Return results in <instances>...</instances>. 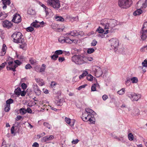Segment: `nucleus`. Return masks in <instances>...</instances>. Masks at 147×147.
I'll return each instance as SVG.
<instances>
[{"label":"nucleus","instance_id":"obj_9","mask_svg":"<svg viewBox=\"0 0 147 147\" xmlns=\"http://www.w3.org/2000/svg\"><path fill=\"white\" fill-rule=\"evenodd\" d=\"M111 48L113 49L117 48L119 45V40L116 38H113L109 40Z\"/></svg>","mask_w":147,"mask_h":147},{"label":"nucleus","instance_id":"obj_30","mask_svg":"<svg viewBox=\"0 0 147 147\" xmlns=\"http://www.w3.org/2000/svg\"><path fill=\"white\" fill-rule=\"evenodd\" d=\"M131 82L133 83H136L138 82V79L137 77H133L130 78Z\"/></svg>","mask_w":147,"mask_h":147},{"label":"nucleus","instance_id":"obj_41","mask_svg":"<svg viewBox=\"0 0 147 147\" xmlns=\"http://www.w3.org/2000/svg\"><path fill=\"white\" fill-rule=\"evenodd\" d=\"M44 126L47 127V128H48L49 129H51V125L47 122H44L43 123Z\"/></svg>","mask_w":147,"mask_h":147},{"label":"nucleus","instance_id":"obj_39","mask_svg":"<svg viewBox=\"0 0 147 147\" xmlns=\"http://www.w3.org/2000/svg\"><path fill=\"white\" fill-rule=\"evenodd\" d=\"M3 4H7L9 5L10 3V0H2Z\"/></svg>","mask_w":147,"mask_h":147},{"label":"nucleus","instance_id":"obj_60","mask_svg":"<svg viewBox=\"0 0 147 147\" xmlns=\"http://www.w3.org/2000/svg\"><path fill=\"white\" fill-rule=\"evenodd\" d=\"M26 113L27 112L28 113H31L32 111L31 109L30 108H28L26 109Z\"/></svg>","mask_w":147,"mask_h":147},{"label":"nucleus","instance_id":"obj_11","mask_svg":"<svg viewBox=\"0 0 147 147\" xmlns=\"http://www.w3.org/2000/svg\"><path fill=\"white\" fill-rule=\"evenodd\" d=\"M21 21V17L18 14H16L13 15V18L12 20V22L16 23H19Z\"/></svg>","mask_w":147,"mask_h":147},{"label":"nucleus","instance_id":"obj_54","mask_svg":"<svg viewBox=\"0 0 147 147\" xmlns=\"http://www.w3.org/2000/svg\"><path fill=\"white\" fill-rule=\"evenodd\" d=\"M21 86L23 90L25 89L27 87L26 84L24 83H22L21 84Z\"/></svg>","mask_w":147,"mask_h":147},{"label":"nucleus","instance_id":"obj_2","mask_svg":"<svg viewBox=\"0 0 147 147\" xmlns=\"http://www.w3.org/2000/svg\"><path fill=\"white\" fill-rule=\"evenodd\" d=\"M11 37L14 42L21 44L20 45V48L24 50L26 49L27 44L24 41L23 36L21 32H16L12 34Z\"/></svg>","mask_w":147,"mask_h":147},{"label":"nucleus","instance_id":"obj_64","mask_svg":"<svg viewBox=\"0 0 147 147\" xmlns=\"http://www.w3.org/2000/svg\"><path fill=\"white\" fill-rule=\"evenodd\" d=\"M57 84V83L55 82H52L51 83V86L52 87L54 86Z\"/></svg>","mask_w":147,"mask_h":147},{"label":"nucleus","instance_id":"obj_27","mask_svg":"<svg viewBox=\"0 0 147 147\" xmlns=\"http://www.w3.org/2000/svg\"><path fill=\"white\" fill-rule=\"evenodd\" d=\"M125 88H122L120 90L118 91L117 92V93L120 95H122L125 93Z\"/></svg>","mask_w":147,"mask_h":147},{"label":"nucleus","instance_id":"obj_16","mask_svg":"<svg viewBox=\"0 0 147 147\" xmlns=\"http://www.w3.org/2000/svg\"><path fill=\"white\" fill-rule=\"evenodd\" d=\"M7 47L5 44H3L2 46V47L1 51L0 52V56H4L6 53Z\"/></svg>","mask_w":147,"mask_h":147},{"label":"nucleus","instance_id":"obj_57","mask_svg":"<svg viewBox=\"0 0 147 147\" xmlns=\"http://www.w3.org/2000/svg\"><path fill=\"white\" fill-rule=\"evenodd\" d=\"M108 98V96L107 95L104 94L102 96V98L103 100H106Z\"/></svg>","mask_w":147,"mask_h":147},{"label":"nucleus","instance_id":"obj_1","mask_svg":"<svg viewBox=\"0 0 147 147\" xmlns=\"http://www.w3.org/2000/svg\"><path fill=\"white\" fill-rule=\"evenodd\" d=\"M101 24L104 27L105 29H107L104 33L107 34L115 32L116 30L115 27L117 25V21L114 19H105L102 20Z\"/></svg>","mask_w":147,"mask_h":147},{"label":"nucleus","instance_id":"obj_53","mask_svg":"<svg viewBox=\"0 0 147 147\" xmlns=\"http://www.w3.org/2000/svg\"><path fill=\"white\" fill-rule=\"evenodd\" d=\"M29 61H30V62L32 64H34L35 63V62H36L35 60L32 58H30V59Z\"/></svg>","mask_w":147,"mask_h":147},{"label":"nucleus","instance_id":"obj_19","mask_svg":"<svg viewBox=\"0 0 147 147\" xmlns=\"http://www.w3.org/2000/svg\"><path fill=\"white\" fill-rule=\"evenodd\" d=\"M71 119L67 117L65 118V121L67 123L69 124L71 126H73L74 124V121L71 122Z\"/></svg>","mask_w":147,"mask_h":147},{"label":"nucleus","instance_id":"obj_42","mask_svg":"<svg viewBox=\"0 0 147 147\" xmlns=\"http://www.w3.org/2000/svg\"><path fill=\"white\" fill-rule=\"evenodd\" d=\"M134 136L131 133H130L128 135V138L130 140H132L134 139Z\"/></svg>","mask_w":147,"mask_h":147},{"label":"nucleus","instance_id":"obj_20","mask_svg":"<svg viewBox=\"0 0 147 147\" xmlns=\"http://www.w3.org/2000/svg\"><path fill=\"white\" fill-rule=\"evenodd\" d=\"M35 80L40 86H42L44 84V82L43 80L36 78H35Z\"/></svg>","mask_w":147,"mask_h":147},{"label":"nucleus","instance_id":"obj_14","mask_svg":"<svg viewBox=\"0 0 147 147\" xmlns=\"http://www.w3.org/2000/svg\"><path fill=\"white\" fill-rule=\"evenodd\" d=\"M140 35L142 39L145 40L147 38V30H142L140 32Z\"/></svg>","mask_w":147,"mask_h":147},{"label":"nucleus","instance_id":"obj_52","mask_svg":"<svg viewBox=\"0 0 147 147\" xmlns=\"http://www.w3.org/2000/svg\"><path fill=\"white\" fill-rule=\"evenodd\" d=\"M99 73V74L98 75V76H97L99 77V76H101L102 75V72L100 70H98V71H96V72H95V74L96 75L98 73Z\"/></svg>","mask_w":147,"mask_h":147},{"label":"nucleus","instance_id":"obj_38","mask_svg":"<svg viewBox=\"0 0 147 147\" xmlns=\"http://www.w3.org/2000/svg\"><path fill=\"white\" fill-rule=\"evenodd\" d=\"M63 51L61 50H57L55 51V54L56 55H61L63 53Z\"/></svg>","mask_w":147,"mask_h":147},{"label":"nucleus","instance_id":"obj_63","mask_svg":"<svg viewBox=\"0 0 147 147\" xmlns=\"http://www.w3.org/2000/svg\"><path fill=\"white\" fill-rule=\"evenodd\" d=\"M147 49V45L146 46H145L143 47L140 50L141 52H143L144 51V49Z\"/></svg>","mask_w":147,"mask_h":147},{"label":"nucleus","instance_id":"obj_48","mask_svg":"<svg viewBox=\"0 0 147 147\" xmlns=\"http://www.w3.org/2000/svg\"><path fill=\"white\" fill-rule=\"evenodd\" d=\"M63 99H59V104H57V105L58 106H61L63 104V102H64Z\"/></svg>","mask_w":147,"mask_h":147},{"label":"nucleus","instance_id":"obj_13","mask_svg":"<svg viewBox=\"0 0 147 147\" xmlns=\"http://www.w3.org/2000/svg\"><path fill=\"white\" fill-rule=\"evenodd\" d=\"M13 24L12 22L7 20L4 21L3 23V27L7 29H9L11 28L13 26Z\"/></svg>","mask_w":147,"mask_h":147},{"label":"nucleus","instance_id":"obj_40","mask_svg":"<svg viewBox=\"0 0 147 147\" xmlns=\"http://www.w3.org/2000/svg\"><path fill=\"white\" fill-rule=\"evenodd\" d=\"M96 31L98 32L99 33H102L104 32V30L103 29L101 28L100 27H99L96 30Z\"/></svg>","mask_w":147,"mask_h":147},{"label":"nucleus","instance_id":"obj_31","mask_svg":"<svg viewBox=\"0 0 147 147\" xmlns=\"http://www.w3.org/2000/svg\"><path fill=\"white\" fill-rule=\"evenodd\" d=\"M46 68V65L45 64H42V67L40 69V72H44Z\"/></svg>","mask_w":147,"mask_h":147},{"label":"nucleus","instance_id":"obj_55","mask_svg":"<svg viewBox=\"0 0 147 147\" xmlns=\"http://www.w3.org/2000/svg\"><path fill=\"white\" fill-rule=\"evenodd\" d=\"M65 60V58L64 57H59L58 59V61L60 62H62L64 61Z\"/></svg>","mask_w":147,"mask_h":147},{"label":"nucleus","instance_id":"obj_59","mask_svg":"<svg viewBox=\"0 0 147 147\" xmlns=\"http://www.w3.org/2000/svg\"><path fill=\"white\" fill-rule=\"evenodd\" d=\"M7 64V63L6 62H4L1 64L0 65V67L2 69L3 68H4L6 64Z\"/></svg>","mask_w":147,"mask_h":147},{"label":"nucleus","instance_id":"obj_25","mask_svg":"<svg viewBox=\"0 0 147 147\" xmlns=\"http://www.w3.org/2000/svg\"><path fill=\"white\" fill-rule=\"evenodd\" d=\"M78 32L76 30L72 31L68 34L71 36H78Z\"/></svg>","mask_w":147,"mask_h":147},{"label":"nucleus","instance_id":"obj_26","mask_svg":"<svg viewBox=\"0 0 147 147\" xmlns=\"http://www.w3.org/2000/svg\"><path fill=\"white\" fill-rule=\"evenodd\" d=\"M59 42L61 43H63L65 42V37L64 36L60 37L58 39Z\"/></svg>","mask_w":147,"mask_h":147},{"label":"nucleus","instance_id":"obj_32","mask_svg":"<svg viewBox=\"0 0 147 147\" xmlns=\"http://www.w3.org/2000/svg\"><path fill=\"white\" fill-rule=\"evenodd\" d=\"M10 109V105H6L5 106V111L6 112H8Z\"/></svg>","mask_w":147,"mask_h":147},{"label":"nucleus","instance_id":"obj_18","mask_svg":"<svg viewBox=\"0 0 147 147\" xmlns=\"http://www.w3.org/2000/svg\"><path fill=\"white\" fill-rule=\"evenodd\" d=\"M139 110L136 108H134L132 110L131 115L133 116H135L139 114Z\"/></svg>","mask_w":147,"mask_h":147},{"label":"nucleus","instance_id":"obj_12","mask_svg":"<svg viewBox=\"0 0 147 147\" xmlns=\"http://www.w3.org/2000/svg\"><path fill=\"white\" fill-rule=\"evenodd\" d=\"M54 138V136L52 135L47 136L42 138L41 141L42 142H47L53 140Z\"/></svg>","mask_w":147,"mask_h":147},{"label":"nucleus","instance_id":"obj_8","mask_svg":"<svg viewBox=\"0 0 147 147\" xmlns=\"http://www.w3.org/2000/svg\"><path fill=\"white\" fill-rule=\"evenodd\" d=\"M18 67L17 65L13 61H9L7 62L6 68L8 70H11L13 71H16V69Z\"/></svg>","mask_w":147,"mask_h":147},{"label":"nucleus","instance_id":"obj_34","mask_svg":"<svg viewBox=\"0 0 147 147\" xmlns=\"http://www.w3.org/2000/svg\"><path fill=\"white\" fill-rule=\"evenodd\" d=\"M13 100L11 98H10L7 100L6 102V104L8 105H10V104L13 103Z\"/></svg>","mask_w":147,"mask_h":147},{"label":"nucleus","instance_id":"obj_50","mask_svg":"<svg viewBox=\"0 0 147 147\" xmlns=\"http://www.w3.org/2000/svg\"><path fill=\"white\" fill-rule=\"evenodd\" d=\"M86 86V84H84L82 86H81L78 88V90H81L82 89L85 88Z\"/></svg>","mask_w":147,"mask_h":147},{"label":"nucleus","instance_id":"obj_4","mask_svg":"<svg viewBox=\"0 0 147 147\" xmlns=\"http://www.w3.org/2000/svg\"><path fill=\"white\" fill-rule=\"evenodd\" d=\"M86 57L84 55H75L72 57V61L76 64L82 65L86 63Z\"/></svg>","mask_w":147,"mask_h":147},{"label":"nucleus","instance_id":"obj_56","mask_svg":"<svg viewBox=\"0 0 147 147\" xmlns=\"http://www.w3.org/2000/svg\"><path fill=\"white\" fill-rule=\"evenodd\" d=\"M14 62L18 66L20 65L21 63V62L18 60L15 61Z\"/></svg>","mask_w":147,"mask_h":147},{"label":"nucleus","instance_id":"obj_29","mask_svg":"<svg viewBox=\"0 0 147 147\" xmlns=\"http://www.w3.org/2000/svg\"><path fill=\"white\" fill-rule=\"evenodd\" d=\"M19 112L21 114L23 115L26 113V109L24 108H22L20 109Z\"/></svg>","mask_w":147,"mask_h":147},{"label":"nucleus","instance_id":"obj_6","mask_svg":"<svg viewBox=\"0 0 147 147\" xmlns=\"http://www.w3.org/2000/svg\"><path fill=\"white\" fill-rule=\"evenodd\" d=\"M126 96L132 101H138L141 98L140 94L133 92H127Z\"/></svg>","mask_w":147,"mask_h":147},{"label":"nucleus","instance_id":"obj_3","mask_svg":"<svg viewBox=\"0 0 147 147\" xmlns=\"http://www.w3.org/2000/svg\"><path fill=\"white\" fill-rule=\"evenodd\" d=\"M94 112L91 109L86 108L85 111L82 113V119L84 121H89L91 123H94L95 119L92 114Z\"/></svg>","mask_w":147,"mask_h":147},{"label":"nucleus","instance_id":"obj_21","mask_svg":"<svg viewBox=\"0 0 147 147\" xmlns=\"http://www.w3.org/2000/svg\"><path fill=\"white\" fill-rule=\"evenodd\" d=\"M7 16L6 13L4 12L0 11V20H2L5 18Z\"/></svg>","mask_w":147,"mask_h":147},{"label":"nucleus","instance_id":"obj_45","mask_svg":"<svg viewBox=\"0 0 147 147\" xmlns=\"http://www.w3.org/2000/svg\"><path fill=\"white\" fill-rule=\"evenodd\" d=\"M130 78L128 79L125 81V84L127 86H129L131 84Z\"/></svg>","mask_w":147,"mask_h":147},{"label":"nucleus","instance_id":"obj_35","mask_svg":"<svg viewBox=\"0 0 147 147\" xmlns=\"http://www.w3.org/2000/svg\"><path fill=\"white\" fill-rule=\"evenodd\" d=\"M51 57L52 60H53L54 61H55L57 59L59 56L57 55H56L55 54L51 56Z\"/></svg>","mask_w":147,"mask_h":147},{"label":"nucleus","instance_id":"obj_22","mask_svg":"<svg viewBox=\"0 0 147 147\" xmlns=\"http://www.w3.org/2000/svg\"><path fill=\"white\" fill-rule=\"evenodd\" d=\"M28 14L31 15H34L36 14L35 10L31 8H29L27 11Z\"/></svg>","mask_w":147,"mask_h":147},{"label":"nucleus","instance_id":"obj_58","mask_svg":"<svg viewBox=\"0 0 147 147\" xmlns=\"http://www.w3.org/2000/svg\"><path fill=\"white\" fill-rule=\"evenodd\" d=\"M32 67V66L30 65L29 64H28L25 66V68L26 69H28L31 68Z\"/></svg>","mask_w":147,"mask_h":147},{"label":"nucleus","instance_id":"obj_5","mask_svg":"<svg viewBox=\"0 0 147 147\" xmlns=\"http://www.w3.org/2000/svg\"><path fill=\"white\" fill-rule=\"evenodd\" d=\"M118 3L120 7L124 9L128 8L132 4L131 0H119Z\"/></svg>","mask_w":147,"mask_h":147},{"label":"nucleus","instance_id":"obj_62","mask_svg":"<svg viewBox=\"0 0 147 147\" xmlns=\"http://www.w3.org/2000/svg\"><path fill=\"white\" fill-rule=\"evenodd\" d=\"M32 146V147H38L39 144L35 142L33 143Z\"/></svg>","mask_w":147,"mask_h":147},{"label":"nucleus","instance_id":"obj_24","mask_svg":"<svg viewBox=\"0 0 147 147\" xmlns=\"http://www.w3.org/2000/svg\"><path fill=\"white\" fill-rule=\"evenodd\" d=\"M142 13V11L140 9H139L137 10L134 12L133 14L134 16L139 15Z\"/></svg>","mask_w":147,"mask_h":147},{"label":"nucleus","instance_id":"obj_7","mask_svg":"<svg viewBox=\"0 0 147 147\" xmlns=\"http://www.w3.org/2000/svg\"><path fill=\"white\" fill-rule=\"evenodd\" d=\"M47 3L48 5L57 9H59L61 6L59 0H47Z\"/></svg>","mask_w":147,"mask_h":147},{"label":"nucleus","instance_id":"obj_23","mask_svg":"<svg viewBox=\"0 0 147 147\" xmlns=\"http://www.w3.org/2000/svg\"><path fill=\"white\" fill-rule=\"evenodd\" d=\"M55 19L56 21L60 22H63L64 20L63 18L62 17L60 16H55Z\"/></svg>","mask_w":147,"mask_h":147},{"label":"nucleus","instance_id":"obj_10","mask_svg":"<svg viewBox=\"0 0 147 147\" xmlns=\"http://www.w3.org/2000/svg\"><path fill=\"white\" fill-rule=\"evenodd\" d=\"M137 3L141 8H146L147 7V0H140Z\"/></svg>","mask_w":147,"mask_h":147},{"label":"nucleus","instance_id":"obj_43","mask_svg":"<svg viewBox=\"0 0 147 147\" xmlns=\"http://www.w3.org/2000/svg\"><path fill=\"white\" fill-rule=\"evenodd\" d=\"M142 30H147V22H146L144 23Z\"/></svg>","mask_w":147,"mask_h":147},{"label":"nucleus","instance_id":"obj_51","mask_svg":"<svg viewBox=\"0 0 147 147\" xmlns=\"http://www.w3.org/2000/svg\"><path fill=\"white\" fill-rule=\"evenodd\" d=\"M79 141V140L78 139L76 140H73L71 142V143L73 144H77L78 142Z\"/></svg>","mask_w":147,"mask_h":147},{"label":"nucleus","instance_id":"obj_15","mask_svg":"<svg viewBox=\"0 0 147 147\" xmlns=\"http://www.w3.org/2000/svg\"><path fill=\"white\" fill-rule=\"evenodd\" d=\"M34 91L36 95L39 96L41 94V91L38 86L36 85H34L33 87Z\"/></svg>","mask_w":147,"mask_h":147},{"label":"nucleus","instance_id":"obj_33","mask_svg":"<svg viewBox=\"0 0 147 147\" xmlns=\"http://www.w3.org/2000/svg\"><path fill=\"white\" fill-rule=\"evenodd\" d=\"M95 51V49L93 48H88L87 50V53L88 54H91L93 53Z\"/></svg>","mask_w":147,"mask_h":147},{"label":"nucleus","instance_id":"obj_36","mask_svg":"<svg viewBox=\"0 0 147 147\" xmlns=\"http://www.w3.org/2000/svg\"><path fill=\"white\" fill-rule=\"evenodd\" d=\"M87 80L89 81H91L92 80L93 77L90 74L88 75L86 77Z\"/></svg>","mask_w":147,"mask_h":147},{"label":"nucleus","instance_id":"obj_44","mask_svg":"<svg viewBox=\"0 0 147 147\" xmlns=\"http://www.w3.org/2000/svg\"><path fill=\"white\" fill-rule=\"evenodd\" d=\"M34 30L33 28L30 26L26 28V30L28 32H31Z\"/></svg>","mask_w":147,"mask_h":147},{"label":"nucleus","instance_id":"obj_47","mask_svg":"<svg viewBox=\"0 0 147 147\" xmlns=\"http://www.w3.org/2000/svg\"><path fill=\"white\" fill-rule=\"evenodd\" d=\"M97 43V41L95 40H93L91 43V46H95Z\"/></svg>","mask_w":147,"mask_h":147},{"label":"nucleus","instance_id":"obj_61","mask_svg":"<svg viewBox=\"0 0 147 147\" xmlns=\"http://www.w3.org/2000/svg\"><path fill=\"white\" fill-rule=\"evenodd\" d=\"M86 62L87 61H91L93 60V58L92 57H86Z\"/></svg>","mask_w":147,"mask_h":147},{"label":"nucleus","instance_id":"obj_49","mask_svg":"<svg viewBox=\"0 0 147 147\" xmlns=\"http://www.w3.org/2000/svg\"><path fill=\"white\" fill-rule=\"evenodd\" d=\"M96 90V87L95 86V85L93 84L91 87V91H95Z\"/></svg>","mask_w":147,"mask_h":147},{"label":"nucleus","instance_id":"obj_28","mask_svg":"<svg viewBox=\"0 0 147 147\" xmlns=\"http://www.w3.org/2000/svg\"><path fill=\"white\" fill-rule=\"evenodd\" d=\"M21 89L20 88H18L15 90L14 92L16 95H20V94L21 92Z\"/></svg>","mask_w":147,"mask_h":147},{"label":"nucleus","instance_id":"obj_17","mask_svg":"<svg viewBox=\"0 0 147 147\" xmlns=\"http://www.w3.org/2000/svg\"><path fill=\"white\" fill-rule=\"evenodd\" d=\"M39 23V21L36 20L34 22H32L30 24V26H32L33 28L34 27L37 28L40 27V26Z\"/></svg>","mask_w":147,"mask_h":147},{"label":"nucleus","instance_id":"obj_37","mask_svg":"<svg viewBox=\"0 0 147 147\" xmlns=\"http://www.w3.org/2000/svg\"><path fill=\"white\" fill-rule=\"evenodd\" d=\"M65 42L68 43H71V40L68 37H65Z\"/></svg>","mask_w":147,"mask_h":147},{"label":"nucleus","instance_id":"obj_46","mask_svg":"<svg viewBox=\"0 0 147 147\" xmlns=\"http://www.w3.org/2000/svg\"><path fill=\"white\" fill-rule=\"evenodd\" d=\"M142 65L143 67H147V60L146 59L144 60L142 63Z\"/></svg>","mask_w":147,"mask_h":147}]
</instances>
